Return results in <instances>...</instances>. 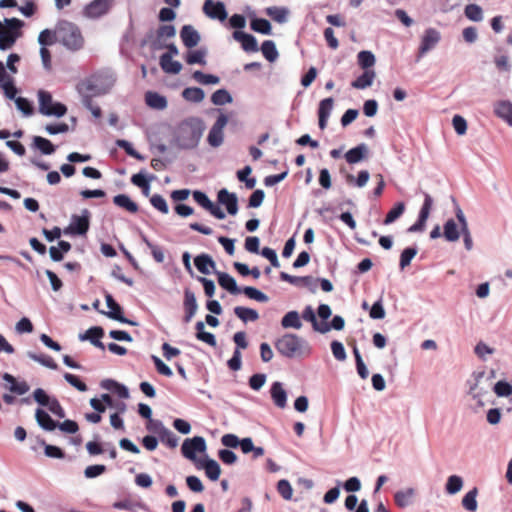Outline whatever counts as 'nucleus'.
I'll use <instances>...</instances> for the list:
<instances>
[{"label":"nucleus","mask_w":512,"mask_h":512,"mask_svg":"<svg viewBox=\"0 0 512 512\" xmlns=\"http://www.w3.org/2000/svg\"><path fill=\"white\" fill-rule=\"evenodd\" d=\"M205 129L204 122L198 117H189L176 127L172 144L181 150H192L200 142Z\"/></svg>","instance_id":"obj_1"},{"label":"nucleus","mask_w":512,"mask_h":512,"mask_svg":"<svg viewBox=\"0 0 512 512\" xmlns=\"http://www.w3.org/2000/svg\"><path fill=\"white\" fill-rule=\"evenodd\" d=\"M57 41L70 51H78L84 45L80 28L67 20H60L56 25Z\"/></svg>","instance_id":"obj_2"},{"label":"nucleus","mask_w":512,"mask_h":512,"mask_svg":"<svg viewBox=\"0 0 512 512\" xmlns=\"http://www.w3.org/2000/svg\"><path fill=\"white\" fill-rule=\"evenodd\" d=\"M114 83L110 75L95 74L77 85L80 95H90L91 97L106 94Z\"/></svg>","instance_id":"obj_3"},{"label":"nucleus","mask_w":512,"mask_h":512,"mask_svg":"<svg viewBox=\"0 0 512 512\" xmlns=\"http://www.w3.org/2000/svg\"><path fill=\"white\" fill-rule=\"evenodd\" d=\"M307 345L306 340L293 333H286L275 341L277 352L290 359L300 355Z\"/></svg>","instance_id":"obj_4"},{"label":"nucleus","mask_w":512,"mask_h":512,"mask_svg":"<svg viewBox=\"0 0 512 512\" xmlns=\"http://www.w3.org/2000/svg\"><path fill=\"white\" fill-rule=\"evenodd\" d=\"M39 112L45 116L63 117L67 107L60 102H53L52 95L44 90L38 92Z\"/></svg>","instance_id":"obj_5"},{"label":"nucleus","mask_w":512,"mask_h":512,"mask_svg":"<svg viewBox=\"0 0 512 512\" xmlns=\"http://www.w3.org/2000/svg\"><path fill=\"white\" fill-rule=\"evenodd\" d=\"M207 449L206 440L202 436H194L192 438H187L184 440L181 446L182 455L195 462L199 461L197 459V453H203Z\"/></svg>","instance_id":"obj_6"},{"label":"nucleus","mask_w":512,"mask_h":512,"mask_svg":"<svg viewBox=\"0 0 512 512\" xmlns=\"http://www.w3.org/2000/svg\"><path fill=\"white\" fill-rule=\"evenodd\" d=\"M422 194L424 196V202L419 211L416 222L407 228L408 233L423 232L425 230L426 222L427 219L429 218L434 201L429 193L422 192Z\"/></svg>","instance_id":"obj_7"},{"label":"nucleus","mask_w":512,"mask_h":512,"mask_svg":"<svg viewBox=\"0 0 512 512\" xmlns=\"http://www.w3.org/2000/svg\"><path fill=\"white\" fill-rule=\"evenodd\" d=\"M105 301L108 307V311H100V313L106 315L108 318L118 321L123 324H128L131 326H137L138 323L136 321L130 320L123 315V308L117 303L114 297L106 292L105 293Z\"/></svg>","instance_id":"obj_8"},{"label":"nucleus","mask_w":512,"mask_h":512,"mask_svg":"<svg viewBox=\"0 0 512 512\" xmlns=\"http://www.w3.org/2000/svg\"><path fill=\"white\" fill-rule=\"evenodd\" d=\"M90 227V212L87 209L82 210L81 216L72 215L69 226L64 230L66 234L86 235Z\"/></svg>","instance_id":"obj_9"},{"label":"nucleus","mask_w":512,"mask_h":512,"mask_svg":"<svg viewBox=\"0 0 512 512\" xmlns=\"http://www.w3.org/2000/svg\"><path fill=\"white\" fill-rule=\"evenodd\" d=\"M440 40L441 34L438 30L435 28L426 29L421 38L416 61H419L424 55L433 50L440 42Z\"/></svg>","instance_id":"obj_10"},{"label":"nucleus","mask_w":512,"mask_h":512,"mask_svg":"<svg viewBox=\"0 0 512 512\" xmlns=\"http://www.w3.org/2000/svg\"><path fill=\"white\" fill-rule=\"evenodd\" d=\"M227 123H228V116L221 113L217 117L215 123L213 124V126L211 127V129L208 133L207 141L210 146L217 148L222 145V143L224 141L223 129L227 125Z\"/></svg>","instance_id":"obj_11"},{"label":"nucleus","mask_w":512,"mask_h":512,"mask_svg":"<svg viewBox=\"0 0 512 512\" xmlns=\"http://www.w3.org/2000/svg\"><path fill=\"white\" fill-rule=\"evenodd\" d=\"M112 0H93L83 9V15L90 19H97L107 14L111 8Z\"/></svg>","instance_id":"obj_12"},{"label":"nucleus","mask_w":512,"mask_h":512,"mask_svg":"<svg viewBox=\"0 0 512 512\" xmlns=\"http://www.w3.org/2000/svg\"><path fill=\"white\" fill-rule=\"evenodd\" d=\"M452 201L455 206V216L460 225L461 235L463 236V242H464L465 249L470 251L473 248V240H472V236H471V233L469 230L467 219L465 217L464 212L462 211V209L456 202L455 198H452Z\"/></svg>","instance_id":"obj_13"},{"label":"nucleus","mask_w":512,"mask_h":512,"mask_svg":"<svg viewBox=\"0 0 512 512\" xmlns=\"http://www.w3.org/2000/svg\"><path fill=\"white\" fill-rule=\"evenodd\" d=\"M203 12L207 17L221 22L226 20L228 13L222 1L206 0L203 5Z\"/></svg>","instance_id":"obj_14"},{"label":"nucleus","mask_w":512,"mask_h":512,"mask_svg":"<svg viewBox=\"0 0 512 512\" xmlns=\"http://www.w3.org/2000/svg\"><path fill=\"white\" fill-rule=\"evenodd\" d=\"M217 201L219 204L225 206L227 213L236 215L238 212V197L236 193L229 192L226 188H222L217 193Z\"/></svg>","instance_id":"obj_15"},{"label":"nucleus","mask_w":512,"mask_h":512,"mask_svg":"<svg viewBox=\"0 0 512 512\" xmlns=\"http://www.w3.org/2000/svg\"><path fill=\"white\" fill-rule=\"evenodd\" d=\"M2 379L7 383L3 387L10 393L25 395L30 390V386L26 381H18L15 376L8 372L3 373Z\"/></svg>","instance_id":"obj_16"},{"label":"nucleus","mask_w":512,"mask_h":512,"mask_svg":"<svg viewBox=\"0 0 512 512\" xmlns=\"http://www.w3.org/2000/svg\"><path fill=\"white\" fill-rule=\"evenodd\" d=\"M183 308L185 312L183 321L185 323H189L198 310V303L196 300L195 293L189 288H186L184 290Z\"/></svg>","instance_id":"obj_17"},{"label":"nucleus","mask_w":512,"mask_h":512,"mask_svg":"<svg viewBox=\"0 0 512 512\" xmlns=\"http://www.w3.org/2000/svg\"><path fill=\"white\" fill-rule=\"evenodd\" d=\"M104 333V329L101 326H93L84 333L79 334V340L89 341L93 346L104 350L105 345L101 342V338L104 336Z\"/></svg>","instance_id":"obj_18"},{"label":"nucleus","mask_w":512,"mask_h":512,"mask_svg":"<svg viewBox=\"0 0 512 512\" xmlns=\"http://www.w3.org/2000/svg\"><path fill=\"white\" fill-rule=\"evenodd\" d=\"M196 466L199 469H204L206 476L211 481H217L219 479L220 474H221V468H220L219 463L216 460L206 456L205 459H200L197 462Z\"/></svg>","instance_id":"obj_19"},{"label":"nucleus","mask_w":512,"mask_h":512,"mask_svg":"<svg viewBox=\"0 0 512 512\" xmlns=\"http://www.w3.org/2000/svg\"><path fill=\"white\" fill-rule=\"evenodd\" d=\"M233 39L241 43V47L245 52H257L259 50L257 39L252 34L244 31H234Z\"/></svg>","instance_id":"obj_20"},{"label":"nucleus","mask_w":512,"mask_h":512,"mask_svg":"<svg viewBox=\"0 0 512 512\" xmlns=\"http://www.w3.org/2000/svg\"><path fill=\"white\" fill-rule=\"evenodd\" d=\"M180 38L185 47L191 49L201 40L200 33L192 25H184L180 30Z\"/></svg>","instance_id":"obj_21"},{"label":"nucleus","mask_w":512,"mask_h":512,"mask_svg":"<svg viewBox=\"0 0 512 512\" xmlns=\"http://www.w3.org/2000/svg\"><path fill=\"white\" fill-rule=\"evenodd\" d=\"M218 284L232 295L242 292V288L237 285L236 280L226 272H216Z\"/></svg>","instance_id":"obj_22"},{"label":"nucleus","mask_w":512,"mask_h":512,"mask_svg":"<svg viewBox=\"0 0 512 512\" xmlns=\"http://www.w3.org/2000/svg\"><path fill=\"white\" fill-rule=\"evenodd\" d=\"M270 394H271V398H272L274 404L278 408L283 409L286 407L287 392L283 388V384L281 382L276 381V382L272 383L271 388H270Z\"/></svg>","instance_id":"obj_23"},{"label":"nucleus","mask_w":512,"mask_h":512,"mask_svg":"<svg viewBox=\"0 0 512 512\" xmlns=\"http://www.w3.org/2000/svg\"><path fill=\"white\" fill-rule=\"evenodd\" d=\"M154 175L147 176L143 171L139 173L133 174L131 177V183L137 187H139L142 191V194L145 197L150 195V181L154 179Z\"/></svg>","instance_id":"obj_24"},{"label":"nucleus","mask_w":512,"mask_h":512,"mask_svg":"<svg viewBox=\"0 0 512 512\" xmlns=\"http://www.w3.org/2000/svg\"><path fill=\"white\" fill-rule=\"evenodd\" d=\"M302 318L305 321L310 322L312 324L313 330L316 332L325 334L330 331V327H327L326 325H322V322L321 323L318 322L316 314L310 305L306 306L305 309L303 310Z\"/></svg>","instance_id":"obj_25"},{"label":"nucleus","mask_w":512,"mask_h":512,"mask_svg":"<svg viewBox=\"0 0 512 512\" xmlns=\"http://www.w3.org/2000/svg\"><path fill=\"white\" fill-rule=\"evenodd\" d=\"M368 154V147L365 143H361L356 147L349 149L344 157L349 164H356L362 161Z\"/></svg>","instance_id":"obj_26"},{"label":"nucleus","mask_w":512,"mask_h":512,"mask_svg":"<svg viewBox=\"0 0 512 512\" xmlns=\"http://www.w3.org/2000/svg\"><path fill=\"white\" fill-rule=\"evenodd\" d=\"M194 265L200 273L205 275L210 274V269H215L216 267L215 261L212 259L210 255L206 253L197 255L194 258Z\"/></svg>","instance_id":"obj_27"},{"label":"nucleus","mask_w":512,"mask_h":512,"mask_svg":"<svg viewBox=\"0 0 512 512\" xmlns=\"http://www.w3.org/2000/svg\"><path fill=\"white\" fill-rule=\"evenodd\" d=\"M415 494L414 488L399 490L394 494L395 504L400 508H406L413 503Z\"/></svg>","instance_id":"obj_28"},{"label":"nucleus","mask_w":512,"mask_h":512,"mask_svg":"<svg viewBox=\"0 0 512 512\" xmlns=\"http://www.w3.org/2000/svg\"><path fill=\"white\" fill-rule=\"evenodd\" d=\"M35 419L37 424L45 431H53L57 428V422L42 408L36 409Z\"/></svg>","instance_id":"obj_29"},{"label":"nucleus","mask_w":512,"mask_h":512,"mask_svg":"<svg viewBox=\"0 0 512 512\" xmlns=\"http://www.w3.org/2000/svg\"><path fill=\"white\" fill-rule=\"evenodd\" d=\"M461 235L460 225L454 219H448L443 226V236L448 242H456Z\"/></svg>","instance_id":"obj_30"},{"label":"nucleus","mask_w":512,"mask_h":512,"mask_svg":"<svg viewBox=\"0 0 512 512\" xmlns=\"http://www.w3.org/2000/svg\"><path fill=\"white\" fill-rule=\"evenodd\" d=\"M145 102L147 106L157 110H163L167 107V99L166 97L160 95L157 92L148 91L145 94Z\"/></svg>","instance_id":"obj_31"},{"label":"nucleus","mask_w":512,"mask_h":512,"mask_svg":"<svg viewBox=\"0 0 512 512\" xmlns=\"http://www.w3.org/2000/svg\"><path fill=\"white\" fill-rule=\"evenodd\" d=\"M494 113L510 126H512V103L509 101H499L495 104Z\"/></svg>","instance_id":"obj_32"},{"label":"nucleus","mask_w":512,"mask_h":512,"mask_svg":"<svg viewBox=\"0 0 512 512\" xmlns=\"http://www.w3.org/2000/svg\"><path fill=\"white\" fill-rule=\"evenodd\" d=\"M161 69L168 74H178L182 70V64L179 61L173 60L168 55H161L159 59Z\"/></svg>","instance_id":"obj_33"},{"label":"nucleus","mask_w":512,"mask_h":512,"mask_svg":"<svg viewBox=\"0 0 512 512\" xmlns=\"http://www.w3.org/2000/svg\"><path fill=\"white\" fill-rule=\"evenodd\" d=\"M113 203L130 212V213H136L139 210L138 204L134 202L128 195L126 194H118L113 197Z\"/></svg>","instance_id":"obj_34"},{"label":"nucleus","mask_w":512,"mask_h":512,"mask_svg":"<svg viewBox=\"0 0 512 512\" xmlns=\"http://www.w3.org/2000/svg\"><path fill=\"white\" fill-rule=\"evenodd\" d=\"M376 74L374 70H364L354 81L351 86L355 89H366L373 84Z\"/></svg>","instance_id":"obj_35"},{"label":"nucleus","mask_w":512,"mask_h":512,"mask_svg":"<svg viewBox=\"0 0 512 512\" xmlns=\"http://www.w3.org/2000/svg\"><path fill=\"white\" fill-rule=\"evenodd\" d=\"M32 146L44 155H52L56 151V146L42 136H34Z\"/></svg>","instance_id":"obj_36"},{"label":"nucleus","mask_w":512,"mask_h":512,"mask_svg":"<svg viewBox=\"0 0 512 512\" xmlns=\"http://www.w3.org/2000/svg\"><path fill=\"white\" fill-rule=\"evenodd\" d=\"M281 326L284 329H300L302 327V322L299 313L295 310L287 312L281 319Z\"/></svg>","instance_id":"obj_37"},{"label":"nucleus","mask_w":512,"mask_h":512,"mask_svg":"<svg viewBox=\"0 0 512 512\" xmlns=\"http://www.w3.org/2000/svg\"><path fill=\"white\" fill-rule=\"evenodd\" d=\"M206 55L207 50L205 48H200L197 50H190L187 52L185 56V61L189 65L199 64V65H206Z\"/></svg>","instance_id":"obj_38"},{"label":"nucleus","mask_w":512,"mask_h":512,"mask_svg":"<svg viewBox=\"0 0 512 512\" xmlns=\"http://www.w3.org/2000/svg\"><path fill=\"white\" fill-rule=\"evenodd\" d=\"M234 314L244 323L254 322L259 319V313L252 308L237 306L234 308Z\"/></svg>","instance_id":"obj_39"},{"label":"nucleus","mask_w":512,"mask_h":512,"mask_svg":"<svg viewBox=\"0 0 512 512\" xmlns=\"http://www.w3.org/2000/svg\"><path fill=\"white\" fill-rule=\"evenodd\" d=\"M250 27L253 31L263 35H270L272 33L271 23L265 18L253 17Z\"/></svg>","instance_id":"obj_40"},{"label":"nucleus","mask_w":512,"mask_h":512,"mask_svg":"<svg viewBox=\"0 0 512 512\" xmlns=\"http://www.w3.org/2000/svg\"><path fill=\"white\" fill-rule=\"evenodd\" d=\"M266 14L279 24L287 22L289 10L286 7L271 6L266 8Z\"/></svg>","instance_id":"obj_41"},{"label":"nucleus","mask_w":512,"mask_h":512,"mask_svg":"<svg viewBox=\"0 0 512 512\" xmlns=\"http://www.w3.org/2000/svg\"><path fill=\"white\" fill-rule=\"evenodd\" d=\"M478 489L476 487L468 491L462 498L461 504L463 508L469 512H475L478 507L477 503Z\"/></svg>","instance_id":"obj_42"},{"label":"nucleus","mask_w":512,"mask_h":512,"mask_svg":"<svg viewBox=\"0 0 512 512\" xmlns=\"http://www.w3.org/2000/svg\"><path fill=\"white\" fill-rule=\"evenodd\" d=\"M463 478L459 475H450L445 484V492L449 495H455L463 488Z\"/></svg>","instance_id":"obj_43"},{"label":"nucleus","mask_w":512,"mask_h":512,"mask_svg":"<svg viewBox=\"0 0 512 512\" xmlns=\"http://www.w3.org/2000/svg\"><path fill=\"white\" fill-rule=\"evenodd\" d=\"M112 507L116 510H125L129 512H136L137 509L143 508V504L138 501H134L127 497L122 500L116 501L112 504Z\"/></svg>","instance_id":"obj_44"},{"label":"nucleus","mask_w":512,"mask_h":512,"mask_svg":"<svg viewBox=\"0 0 512 512\" xmlns=\"http://www.w3.org/2000/svg\"><path fill=\"white\" fill-rule=\"evenodd\" d=\"M182 97L188 102L199 103L203 101L205 93L202 88L187 87L183 90Z\"/></svg>","instance_id":"obj_45"},{"label":"nucleus","mask_w":512,"mask_h":512,"mask_svg":"<svg viewBox=\"0 0 512 512\" xmlns=\"http://www.w3.org/2000/svg\"><path fill=\"white\" fill-rule=\"evenodd\" d=\"M261 52L263 56L266 58V60H268L269 62H274L279 57L276 45L272 40H265L262 43Z\"/></svg>","instance_id":"obj_46"},{"label":"nucleus","mask_w":512,"mask_h":512,"mask_svg":"<svg viewBox=\"0 0 512 512\" xmlns=\"http://www.w3.org/2000/svg\"><path fill=\"white\" fill-rule=\"evenodd\" d=\"M233 101V98L228 90L222 88L216 90L211 96V102L216 106H223Z\"/></svg>","instance_id":"obj_47"},{"label":"nucleus","mask_w":512,"mask_h":512,"mask_svg":"<svg viewBox=\"0 0 512 512\" xmlns=\"http://www.w3.org/2000/svg\"><path fill=\"white\" fill-rule=\"evenodd\" d=\"M249 299L255 300L257 302L266 303L269 300V297L260 291L259 289L252 286H244L242 287V292Z\"/></svg>","instance_id":"obj_48"},{"label":"nucleus","mask_w":512,"mask_h":512,"mask_svg":"<svg viewBox=\"0 0 512 512\" xmlns=\"http://www.w3.org/2000/svg\"><path fill=\"white\" fill-rule=\"evenodd\" d=\"M359 66L364 70H371L370 68L375 64V56L371 51L363 50L357 55Z\"/></svg>","instance_id":"obj_49"},{"label":"nucleus","mask_w":512,"mask_h":512,"mask_svg":"<svg viewBox=\"0 0 512 512\" xmlns=\"http://www.w3.org/2000/svg\"><path fill=\"white\" fill-rule=\"evenodd\" d=\"M193 79L202 85H216L220 82V78L213 74H206L200 70L192 74Z\"/></svg>","instance_id":"obj_50"},{"label":"nucleus","mask_w":512,"mask_h":512,"mask_svg":"<svg viewBox=\"0 0 512 512\" xmlns=\"http://www.w3.org/2000/svg\"><path fill=\"white\" fill-rule=\"evenodd\" d=\"M405 211V204L403 202H397L386 214L383 221L385 225L392 224L395 222Z\"/></svg>","instance_id":"obj_51"},{"label":"nucleus","mask_w":512,"mask_h":512,"mask_svg":"<svg viewBox=\"0 0 512 512\" xmlns=\"http://www.w3.org/2000/svg\"><path fill=\"white\" fill-rule=\"evenodd\" d=\"M4 26L6 27L5 32L11 33L12 35L21 36V28L24 26V22L18 18H5Z\"/></svg>","instance_id":"obj_52"},{"label":"nucleus","mask_w":512,"mask_h":512,"mask_svg":"<svg viewBox=\"0 0 512 512\" xmlns=\"http://www.w3.org/2000/svg\"><path fill=\"white\" fill-rule=\"evenodd\" d=\"M27 357H29L31 360L38 362L39 364L52 369L56 370L58 368L57 363L50 357L46 355H38L32 351L27 352Z\"/></svg>","instance_id":"obj_53"},{"label":"nucleus","mask_w":512,"mask_h":512,"mask_svg":"<svg viewBox=\"0 0 512 512\" xmlns=\"http://www.w3.org/2000/svg\"><path fill=\"white\" fill-rule=\"evenodd\" d=\"M176 28L172 24H164L160 25L156 31V40L157 42H161L166 39H170L175 37Z\"/></svg>","instance_id":"obj_54"},{"label":"nucleus","mask_w":512,"mask_h":512,"mask_svg":"<svg viewBox=\"0 0 512 512\" xmlns=\"http://www.w3.org/2000/svg\"><path fill=\"white\" fill-rule=\"evenodd\" d=\"M417 246L407 247L400 254L399 266L403 270L410 265L412 259L417 255Z\"/></svg>","instance_id":"obj_55"},{"label":"nucleus","mask_w":512,"mask_h":512,"mask_svg":"<svg viewBox=\"0 0 512 512\" xmlns=\"http://www.w3.org/2000/svg\"><path fill=\"white\" fill-rule=\"evenodd\" d=\"M465 16L474 22H480L483 19V10L477 4H468L464 9Z\"/></svg>","instance_id":"obj_56"},{"label":"nucleus","mask_w":512,"mask_h":512,"mask_svg":"<svg viewBox=\"0 0 512 512\" xmlns=\"http://www.w3.org/2000/svg\"><path fill=\"white\" fill-rule=\"evenodd\" d=\"M116 145L123 149L127 155L139 160V161H143L145 158L142 154H140L134 147L133 145L125 140V139H118L116 140Z\"/></svg>","instance_id":"obj_57"},{"label":"nucleus","mask_w":512,"mask_h":512,"mask_svg":"<svg viewBox=\"0 0 512 512\" xmlns=\"http://www.w3.org/2000/svg\"><path fill=\"white\" fill-rule=\"evenodd\" d=\"M370 173L368 170H361L358 172L357 177L355 178L352 174H348L346 176V181L348 183L354 182L355 186L362 188L364 187L367 182L369 181Z\"/></svg>","instance_id":"obj_58"},{"label":"nucleus","mask_w":512,"mask_h":512,"mask_svg":"<svg viewBox=\"0 0 512 512\" xmlns=\"http://www.w3.org/2000/svg\"><path fill=\"white\" fill-rule=\"evenodd\" d=\"M40 443L44 446V454L47 457L54 459H63L65 457V452L60 447L46 444L44 440H41Z\"/></svg>","instance_id":"obj_59"},{"label":"nucleus","mask_w":512,"mask_h":512,"mask_svg":"<svg viewBox=\"0 0 512 512\" xmlns=\"http://www.w3.org/2000/svg\"><path fill=\"white\" fill-rule=\"evenodd\" d=\"M55 41H57L56 30L51 31L49 29H44L38 36V43L41 45V47L52 45L55 43Z\"/></svg>","instance_id":"obj_60"},{"label":"nucleus","mask_w":512,"mask_h":512,"mask_svg":"<svg viewBox=\"0 0 512 512\" xmlns=\"http://www.w3.org/2000/svg\"><path fill=\"white\" fill-rule=\"evenodd\" d=\"M493 391L498 397H508L512 395V384L505 380H499L495 383Z\"/></svg>","instance_id":"obj_61"},{"label":"nucleus","mask_w":512,"mask_h":512,"mask_svg":"<svg viewBox=\"0 0 512 512\" xmlns=\"http://www.w3.org/2000/svg\"><path fill=\"white\" fill-rule=\"evenodd\" d=\"M159 440L166 444L169 448H176L178 446L179 438L170 429L166 428L159 436Z\"/></svg>","instance_id":"obj_62"},{"label":"nucleus","mask_w":512,"mask_h":512,"mask_svg":"<svg viewBox=\"0 0 512 512\" xmlns=\"http://www.w3.org/2000/svg\"><path fill=\"white\" fill-rule=\"evenodd\" d=\"M277 492L282 496L285 500H291L293 495V488L290 482L286 479H281L277 483Z\"/></svg>","instance_id":"obj_63"},{"label":"nucleus","mask_w":512,"mask_h":512,"mask_svg":"<svg viewBox=\"0 0 512 512\" xmlns=\"http://www.w3.org/2000/svg\"><path fill=\"white\" fill-rule=\"evenodd\" d=\"M15 105L25 116H30L34 112L32 102L25 97H17L15 99Z\"/></svg>","instance_id":"obj_64"}]
</instances>
